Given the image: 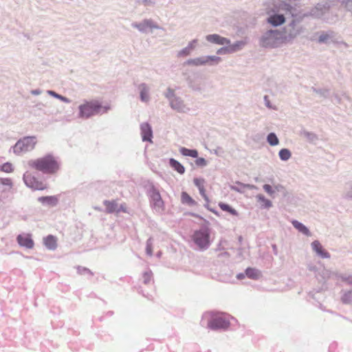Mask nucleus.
Instances as JSON below:
<instances>
[{
    "instance_id": "f257e3e1",
    "label": "nucleus",
    "mask_w": 352,
    "mask_h": 352,
    "mask_svg": "<svg viewBox=\"0 0 352 352\" xmlns=\"http://www.w3.org/2000/svg\"><path fill=\"white\" fill-rule=\"evenodd\" d=\"M28 164L30 167L46 174L54 173L58 169L57 162L50 155L29 160Z\"/></svg>"
},
{
    "instance_id": "f03ea898",
    "label": "nucleus",
    "mask_w": 352,
    "mask_h": 352,
    "mask_svg": "<svg viewBox=\"0 0 352 352\" xmlns=\"http://www.w3.org/2000/svg\"><path fill=\"white\" fill-rule=\"evenodd\" d=\"M280 30L270 29L264 32L259 38L260 46L265 48H276L284 43Z\"/></svg>"
},
{
    "instance_id": "7ed1b4c3",
    "label": "nucleus",
    "mask_w": 352,
    "mask_h": 352,
    "mask_svg": "<svg viewBox=\"0 0 352 352\" xmlns=\"http://www.w3.org/2000/svg\"><path fill=\"white\" fill-rule=\"evenodd\" d=\"M109 109V106L103 107L98 101L87 102L79 106V117L88 118L94 115L105 113Z\"/></svg>"
},
{
    "instance_id": "20e7f679",
    "label": "nucleus",
    "mask_w": 352,
    "mask_h": 352,
    "mask_svg": "<svg viewBox=\"0 0 352 352\" xmlns=\"http://www.w3.org/2000/svg\"><path fill=\"white\" fill-rule=\"evenodd\" d=\"M298 22H296V19H292L288 25L280 30L284 43H292L297 36L304 32V27L298 25Z\"/></svg>"
},
{
    "instance_id": "39448f33",
    "label": "nucleus",
    "mask_w": 352,
    "mask_h": 352,
    "mask_svg": "<svg viewBox=\"0 0 352 352\" xmlns=\"http://www.w3.org/2000/svg\"><path fill=\"white\" fill-rule=\"evenodd\" d=\"M164 95L168 100L170 107L173 110L179 113H186L190 110L184 100L177 96L173 89L168 87Z\"/></svg>"
},
{
    "instance_id": "423d86ee",
    "label": "nucleus",
    "mask_w": 352,
    "mask_h": 352,
    "mask_svg": "<svg viewBox=\"0 0 352 352\" xmlns=\"http://www.w3.org/2000/svg\"><path fill=\"white\" fill-rule=\"evenodd\" d=\"M221 61V58L215 55H207L189 58L184 65L193 67L214 66Z\"/></svg>"
},
{
    "instance_id": "0eeeda50",
    "label": "nucleus",
    "mask_w": 352,
    "mask_h": 352,
    "mask_svg": "<svg viewBox=\"0 0 352 352\" xmlns=\"http://www.w3.org/2000/svg\"><path fill=\"white\" fill-rule=\"evenodd\" d=\"M36 144L34 136L24 137L16 142L12 147L13 152L16 155H21L25 153L32 151Z\"/></svg>"
},
{
    "instance_id": "6e6552de",
    "label": "nucleus",
    "mask_w": 352,
    "mask_h": 352,
    "mask_svg": "<svg viewBox=\"0 0 352 352\" xmlns=\"http://www.w3.org/2000/svg\"><path fill=\"white\" fill-rule=\"evenodd\" d=\"M192 240L201 250H207L210 244V231L208 228L204 227L194 232Z\"/></svg>"
},
{
    "instance_id": "1a4fd4ad",
    "label": "nucleus",
    "mask_w": 352,
    "mask_h": 352,
    "mask_svg": "<svg viewBox=\"0 0 352 352\" xmlns=\"http://www.w3.org/2000/svg\"><path fill=\"white\" fill-rule=\"evenodd\" d=\"M268 14L269 16L267 19V21L274 27L281 25L285 22V14L283 10H280V3L278 6L275 5L274 7L268 12Z\"/></svg>"
},
{
    "instance_id": "9d476101",
    "label": "nucleus",
    "mask_w": 352,
    "mask_h": 352,
    "mask_svg": "<svg viewBox=\"0 0 352 352\" xmlns=\"http://www.w3.org/2000/svg\"><path fill=\"white\" fill-rule=\"evenodd\" d=\"M131 26L143 34L153 32V30H164L151 19H144L140 22H133Z\"/></svg>"
},
{
    "instance_id": "9b49d317",
    "label": "nucleus",
    "mask_w": 352,
    "mask_h": 352,
    "mask_svg": "<svg viewBox=\"0 0 352 352\" xmlns=\"http://www.w3.org/2000/svg\"><path fill=\"white\" fill-rule=\"evenodd\" d=\"M280 8L285 14H289L294 18L293 19H296V22H300L304 18L308 16L307 14L302 13L298 8L287 3H280Z\"/></svg>"
},
{
    "instance_id": "f8f14e48",
    "label": "nucleus",
    "mask_w": 352,
    "mask_h": 352,
    "mask_svg": "<svg viewBox=\"0 0 352 352\" xmlns=\"http://www.w3.org/2000/svg\"><path fill=\"white\" fill-rule=\"evenodd\" d=\"M23 181L28 187L33 190H44L47 188L45 184L38 181L34 176H32L28 172L23 175Z\"/></svg>"
},
{
    "instance_id": "ddd939ff",
    "label": "nucleus",
    "mask_w": 352,
    "mask_h": 352,
    "mask_svg": "<svg viewBox=\"0 0 352 352\" xmlns=\"http://www.w3.org/2000/svg\"><path fill=\"white\" fill-rule=\"evenodd\" d=\"M148 194L151 198L154 208L156 210H160L164 205L161 195L158 190H157L153 185H151L148 189Z\"/></svg>"
},
{
    "instance_id": "4468645a",
    "label": "nucleus",
    "mask_w": 352,
    "mask_h": 352,
    "mask_svg": "<svg viewBox=\"0 0 352 352\" xmlns=\"http://www.w3.org/2000/svg\"><path fill=\"white\" fill-rule=\"evenodd\" d=\"M199 44L197 38H194L188 43V45L182 50L177 52V58H184L190 56L192 52L197 48Z\"/></svg>"
},
{
    "instance_id": "2eb2a0df",
    "label": "nucleus",
    "mask_w": 352,
    "mask_h": 352,
    "mask_svg": "<svg viewBox=\"0 0 352 352\" xmlns=\"http://www.w3.org/2000/svg\"><path fill=\"white\" fill-rule=\"evenodd\" d=\"M205 38L210 43L220 45H228L231 43L230 39L217 34H208L205 36Z\"/></svg>"
},
{
    "instance_id": "dca6fc26",
    "label": "nucleus",
    "mask_w": 352,
    "mask_h": 352,
    "mask_svg": "<svg viewBox=\"0 0 352 352\" xmlns=\"http://www.w3.org/2000/svg\"><path fill=\"white\" fill-rule=\"evenodd\" d=\"M318 42L319 43L329 44L331 43L336 42V34L332 31L329 30L320 33Z\"/></svg>"
},
{
    "instance_id": "f3484780",
    "label": "nucleus",
    "mask_w": 352,
    "mask_h": 352,
    "mask_svg": "<svg viewBox=\"0 0 352 352\" xmlns=\"http://www.w3.org/2000/svg\"><path fill=\"white\" fill-rule=\"evenodd\" d=\"M16 241L20 246L25 247L28 249L34 248V243L29 234H19L16 237Z\"/></svg>"
},
{
    "instance_id": "a211bd4d",
    "label": "nucleus",
    "mask_w": 352,
    "mask_h": 352,
    "mask_svg": "<svg viewBox=\"0 0 352 352\" xmlns=\"http://www.w3.org/2000/svg\"><path fill=\"white\" fill-rule=\"evenodd\" d=\"M229 322L221 318H214L208 323V327L213 330L219 329H227L229 326Z\"/></svg>"
},
{
    "instance_id": "6ab92c4d",
    "label": "nucleus",
    "mask_w": 352,
    "mask_h": 352,
    "mask_svg": "<svg viewBox=\"0 0 352 352\" xmlns=\"http://www.w3.org/2000/svg\"><path fill=\"white\" fill-rule=\"evenodd\" d=\"M140 130L142 141L152 142L153 131L151 126L148 122H143L140 124Z\"/></svg>"
},
{
    "instance_id": "aec40b11",
    "label": "nucleus",
    "mask_w": 352,
    "mask_h": 352,
    "mask_svg": "<svg viewBox=\"0 0 352 352\" xmlns=\"http://www.w3.org/2000/svg\"><path fill=\"white\" fill-rule=\"evenodd\" d=\"M311 248L316 254L322 258H329L331 257L330 254L326 251L320 241L316 240L311 243Z\"/></svg>"
},
{
    "instance_id": "412c9836",
    "label": "nucleus",
    "mask_w": 352,
    "mask_h": 352,
    "mask_svg": "<svg viewBox=\"0 0 352 352\" xmlns=\"http://www.w3.org/2000/svg\"><path fill=\"white\" fill-rule=\"evenodd\" d=\"M104 205L106 206V212L108 213L119 212L120 211L126 212L122 205L118 206L116 201H104Z\"/></svg>"
},
{
    "instance_id": "4be33fe9",
    "label": "nucleus",
    "mask_w": 352,
    "mask_h": 352,
    "mask_svg": "<svg viewBox=\"0 0 352 352\" xmlns=\"http://www.w3.org/2000/svg\"><path fill=\"white\" fill-rule=\"evenodd\" d=\"M327 10V8L324 4H318L314 8L311 9L308 13V16L319 19L322 17Z\"/></svg>"
},
{
    "instance_id": "5701e85b",
    "label": "nucleus",
    "mask_w": 352,
    "mask_h": 352,
    "mask_svg": "<svg viewBox=\"0 0 352 352\" xmlns=\"http://www.w3.org/2000/svg\"><path fill=\"white\" fill-rule=\"evenodd\" d=\"M138 89L140 91V97L141 101L144 102H148L150 100L149 97V87L146 83H141L138 85Z\"/></svg>"
},
{
    "instance_id": "b1692460",
    "label": "nucleus",
    "mask_w": 352,
    "mask_h": 352,
    "mask_svg": "<svg viewBox=\"0 0 352 352\" xmlns=\"http://www.w3.org/2000/svg\"><path fill=\"white\" fill-rule=\"evenodd\" d=\"M256 199L258 203L260 204L261 208L269 209L272 207V203L270 199H267L262 194H258L256 196Z\"/></svg>"
},
{
    "instance_id": "393cba45",
    "label": "nucleus",
    "mask_w": 352,
    "mask_h": 352,
    "mask_svg": "<svg viewBox=\"0 0 352 352\" xmlns=\"http://www.w3.org/2000/svg\"><path fill=\"white\" fill-rule=\"evenodd\" d=\"M293 226L298 230L300 232L303 234L309 236L311 235L309 230L302 223L299 222L297 220H294L292 221Z\"/></svg>"
},
{
    "instance_id": "a878e982",
    "label": "nucleus",
    "mask_w": 352,
    "mask_h": 352,
    "mask_svg": "<svg viewBox=\"0 0 352 352\" xmlns=\"http://www.w3.org/2000/svg\"><path fill=\"white\" fill-rule=\"evenodd\" d=\"M44 244L49 250H54L57 247L56 238L52 235H48L44 239Z\"/></svg>"
},
{
    "instance_id": "bb28decb",
    "label": "nucleus",
    "mask_w": 352,
    "mask_h": 352,
    "mask_svg": "<svg viewBox=\"0 0 352 352\" xmlns=\"http://www.w3.org/2000/svg\"><path fill=\"white\" fill-rule=\"evenodd\" d=\"M247 43L245 41L241 40V41H237L233 44H228L231 54L235 53L236 52H239L241 50L245 45Z\"/></svg>"
},
{
    "instance_id": "cd10ccee",
    "label": "nucleus",
    "mask_w": 352,
    "mask_h": 352,
    "mask_svg": "<svg viewBox=\"0 0 352 352\" xmlns=\"http://www.w3.org/2000/svg\"><path fill=\"white\" fill-rule=\"evenodd\" d=\"M170 166L179 174H184L185 172L184 166L180 164L178 161L173 158L169 160Z\"/></svg>"
},
{
    "instance_id": "c85d7f7f",
    "label": "nucleus",
    "mask_w": 352,
    "mask_h": 352,
    "mask_svg": "<svg viewBox=\"0 0 352 352\" xmlns=\"http://www.w3.org/2000/svg\"><path fill=\"white\" fill-rule=\"evenodd\" d=\"M38 200L42 204H47L52 206H56L58 203V199L54 196L41 197Z\"/></svg>"
},
{
    "instance_id": "c756f323",
    "label": "nucleus",
    "mask_w": 352,
    "mask_h": 352,
    "mask_svg": "<svg viewBox=\"0 0 352 352\" xmlns=\"http://www.w3.org/2000/svg\"><path fill=\"white\" fill-rule=\"evenodd\" d=\"M179 152L184 156H190L195 158L198 156V151L195 149H188L185 147H181Z\"/></svg>"
},
{
    "instance_id": "7c9ffc66",
    "label": "nucleus",
    "mask_w": 352,
    "mask_h": 352,
    "mask_svg": "<svg viewBox=\"0 0 352 352\" xmlns=\"http://www.w3.org/2000/svg\"><path fill=\"white\" fill-rule=\"evenodd\" d=\"M245 274L248 277L252 279H258L260 277L261 272L255 268L248 267L245 270Z\"/></svg>"
},
{
    "instance_id": "2f4dec72",
    "label": "nucleus",
    "mask_w": 352,
    "mask_h": 352,
    "mask_svg": "<svg viewBox=\"0 0 352 352\" xmlns=\"http://www.w3.org/2000/svg\"><path fill=\"white\" fill-rule=\"evenodd\" d=\"M181 199L183 204H186L190 206L196 204L195 201L186 192L182 193Z\"/></svg>"
},
{
    "instance_id": "473e14b6",
    "label": "nucleus",
    "mask_w": 352,
    "mask_h": 352,
    "mask_svg": "<svg viewBox=\"0 0 352 352\" xmlns=\"http://www.w3.org/2000/svg\"><path fill=\"white\" fill-rule=\"evenodd\" d=\"M278 155L281 160L287 161L292 157V153L287 148H282L279 151Z\"/></svg>"
},
{
    "instance_id": "72a5a7b5",
    "label": "nucleus",
    "mask_w": 352,
    "mask_h": 352,
    "mask_svg": "<svg viewBox=\"0 0 352 352\" xmlns=\"http://www.w3.org/2000/svg\"><path fill=\"white\" fill-rule=\"evenodd\" d=\"M267 141L271 146H276L279 144L278 138L274 133H270L267 135Z\"/></svg>"
},
{
    "instance_id": "f704fd0d",
    "label": "nucleus",
    "mask_w": 352,
    "mask_h": 352,
    "mask_svg": "<svg viewBox=\"0 0 352 352\" xmlns=\"http://www.w3.org/2000/svg\"><path fill=\"white\" fill-rule=\"evenodd\" d=\"M336 278H340L342 281L346 282L349 285H352V275L340 274L336 272L332 273Z\"/></svg>"
},
{
    "instance_id": "c9c22d12",
    "label": "nucleus",
    "mask_w": 352,
    "mask_h": 352,
    "mask_svg": "<svg viewBox=\"0 0 352 352\" xmlns=\"http://www.w3.org/2000/svg\"><path fill=\"white\" fill-rule=\"evenodd\" d=\"M219 206L222 210L227 211L234 216L238 215L237 211L235 209L231 208L228 204L220 202Z\"/></svg>"
},
{
    "instance_id": "e433bc0d",
    "label": "nucleus",
    "mask_w": 352,
    "mask_h": 352,
    "mask_svg": "<svg viewBox=\"0 0 352 352\" xmlns=\"http://www.w3.org/2000/svg\"><path fill=\"white\" fill-rule=\"evenodd\" d=\"M47 93L50 96H53V97H54V98H56L57 99H59V100H60L61 101H63V102H64L65 103H69L71 102V100L69 98H66V97H65L63 96H61V95L56 93L55 91H54L52 90H48L47 91Z\"/></svg>"
},
{
    "instance_id": "4c0bfd02",
    "label": "nucleus",
    "mask_w": 352,
    "mask_h": 352,
    "mask_svg": "<svg viewBox=\"0 0 352 352\" xmlns=\"http://www.w3.org/2000/svg\"><path fill=\"white\" fill-rule=\"evenodd\" d=\"M188 87L195 91L202 93L204 91L203 86H201L200 84L195 83L191 80L188 81Z\"/></svg>"
},
{
    "instance_id": "58836bf2",
    "label": "nucleus",
    "mask_w": 352,
    "mask_h": 352,
    "mask_svg": "<svg viewBox=\"0 0 352 352\" xmlns=\"http://www.w3.org/2000/svg\"><path fill=\"white\" fill-rule=\"evenodd\" d=\"M138 5L144 6L145 7H154L156 3V0H135Z\"/></svg>"
},
{
    "instance_id": "ea45409f",
    "label": "nucleus",
    "mask_w": 352,
    "mask_h": 352,
    "mask_svg": "<svg viewBox=\"0 0 352 352\" xmlns=\"http://www.w3.org/2000/svg\"><path fill=\"white\" fill-rule=\"evenodd\" d=\"M341 299L343 303H352V290L344 292Z\"/></svg>"
},
{
    "instance_id": "a19ab883",
    "label": "nucleus",
    "mask_w": 352,
    "mask_h": 352,
    "mask_svg": "<svg viewBox=\"0 0 352 352\" xmlns=\"http://www.w3.org/2000/svg\"><path fill=\"white\" fill-rule=\"evenodd\" d=\"M146 252L151 256L153 255V241L152 238H149L146 241Z\"/></svg>"
},
{
    "instance_id": "79ce46f5",
    "label": "nucleus",
    "mask_w": 352,
    "mask_h": 352,
    "mask_svg": "<svg viewBox=\"0 0 352 352\" xmlns=\"http://www.w3.org/2000/svg\"><path fill=\"white\" fill-rule=\"evenodd\" d=\"M264 190L272 197H274V194L276 193V190L269 184H264L263 186Z\"/></svg>"
},
{
    "instance_id": "37998d69",
    "label": "nucleus",
    "mask_w": 352,
    "mask_h": 352,
    "mask_svg": "<svg viewBox=\"0 0 352 352\" xmlns=\"http://www.w3.org/2000/svg\"><path fill=\"white\" fill-rule=\"evenodd\" d=\"M0 170L6 173H11L13 170L12 164L6 162L2 166H0Z\"/></svg>"
},
{
    "instance_id": "c03bdc74",
    "label": "nucleus",
    "mask_w": 352,
    "mask_h": 352,
    "mask_svg": "<svg viewBox=\"0 0 352 352\" xmlns=\"http://www.w3.org/2000/svg\"><path fill=\"white\" fill-rule=\"evenodd\" d=\"M341 4L347 11L352 12V0H341Z\"/></svg>"
},
{
    "instance_id": "a18cd8bd",
    "label": "nucleus",
    "mask_w": 352,
    "mask_h": 352,
    "mask_svg": "<svg viewBox=\"0 0 352 352\" xmlns=\"http://www.w3.org/2000/svg\"><path fill=\"white\" fill-rule=\"evenodd\" d=\"M217 54H231L229 45H227L226 47H222L217 50Z\"/></svg>"
},
{
    "instance_id": "49530a36",
    "label": "nucleus",
    "mask_w": 352,
    "mask_h": 352,
    "mask_svg": "<svg viewBox=\"0 0 352 352\" xmlns=\"http://www.w3.org/2000/svg\"><path fill=\"white\" fill-rule=\"evenodd\" d=\"M195 164L198 166L204 167V166H207L208 163H207V161L204 158L199 157L195 160Z\"/></svg>"
},
{
    "instance_id": "de8ad7c7",
    "label": "nucleus",
    "mask_w": 352,
    "mask_h": 352,
    "mask_svg": "<svg viewBox=\"0 0 352 352\" xmlns=\"http://www.w3.org/2000/svg\"><path fill=\"white\" fill-rule=\"evenodd\" d=\"M344 197L347 199H352V182L349 184V188L346 189Z\"/></svg>"
},
{
    "instance_id": "09e8293b",
    "label": "nucleus",
    "mask_w": 352,
    "mask_h": 352,
    "mask_svg": "<svg viewBox=\"0 0 352 352\" xmlns=\"http://www.w3.org/2000/svg\"><path fill=\"white\" fill-rule=\"evenodd\" d=\"M151 276H152V272L151 271L146 272L144 274L143 278H144V283L145 284H148L150 282Z\"/></svg>"
},
{
    "instance_id": "8fccbe9b",
    "label": "nucleus",
    "mask_w": 352,
    "mask_h": 352,
    "mask_svg": "<svg viewBox=\"0 0 352 352\" xmlns=\"http://www.w3.org/2000/svg\"><path fill=\"white\" fill-rule=\"evenodd\" d=\"M236 184L239 185L242 188H247L250 190L258 189L257 186L253 184H245L239 182H236Z\"/></svg>"
},
{
    "instance_id": "3c124183",
    "label": "nucleus",
    "mask_w": 352,
    "mask_h": 352,
    "mask_svg": "<svg viewBox=\"0 0 352 352\" xmlns=\"http://www.w3.org/2000/svg\"><path fill=\"white\" fill-rule=\"evenodd\" d=\"M304 135L310 141H314L317 139L316 135L314 133L310 132H305Z\"/></svg>"
},
{
    "instance_id": "603ef678",
    "label": "nucleus",
    "mask_w": 352,
    "mask_h": 352,
    "mask_svg": "<svg viewBox=\"0 0 352 352\" xmlns=\"http://www.w3.org/2000/svg\"><path fill=\"white\" fill-rule=\"evenodd\" d=\"M77 270H78V272L80 274H85L86 273H88L89 274H91V271L86 268V267H80V266H78L77 267Z\"/></svg>"
},
{
    "instance_id": "864d4df0",
    "label": "nucleus",
    "mask_w": 352,
    "mask_h": 352,
    "mask_svg": "<svg viewBox=\"0 0 352 352\" xmlns=\"http://www.w3.org/2000/svg\"><path fill=\"white\" fill-rule=\"evenodd\" d=\"M194 184L199 189L201 187H204L203 183L204 180L199 179L198 178H195L193 180Z\"/></svg>"
},
{
    "instance_id": "5fc2aeb1",
    "label": "nucleus",
    "mask_w": 352,
    "mask_h": 352,
    "mask_svg": "<svg viewBox=\"0 0 352 352\" xmlns=\"http://www.w3.org/2000/svg\"><path fill=\"white\" fill-rule=\"evenodd\" d=\"M0 182L1 184L6 185V186H11L12 185V182L8 178H0Z\"/></svg>"
},
{
    "instance_id": "6e6d98bb",
    "label": "nucleus",
    "mask_w": 352,
    "mask_h": 352,
    "mask_svg": "<svg viewBox=\"0 0 352 352\" xmlns=\"http://www.w3.org/2000/svg\"><path fill=\"white\" fill-rule=\"evenodd\" d=\"M264 100L265 102L266 107H267L269 108H272L271 104H270V100H269L267 96H264Z\"/></svg>"
},
{
    "instance_id": "4d7b16f0",
    "label": "nucleus",
    "mask_w": 352,
    "mask_h": 352,
    "mask_svg": "<svg viewBox=\"0 0 352 352\" xmlns=\"http://www.w3.org/2000/svg\"><path fill=\"white\" fill-rule=\"evenodd\" d=\"M230 188L232 190H234L236 192H243V190L241 188H238L237 186H230Z\"/></svg>"
},
{
    "instance_id": "13d9d810",
    "label": "nucleus",
    "mask_w": 352,
    "mask_h": 352,
    "mask_svg": "<svg viewBox=\"0 0 352 352\" xmlns=\"http://www.w3.org/2000/svg\"><path fill=\"white\" fill-rule=\"evenodd\" d=\"M41 92L42 91L40 89H33V90L31 91V94L32 95H35V96L40 95L41 94Z\"/></svg>"
},
{
    "instance_id": "bf43d9fd",
    "label": "nucleus",
    "mask_w": 352,
    "mask_h": 352,
    "mask_svg": "<svg viewBox=\"0 0 352 352\" xmlns=\"http://www.w3.org/2000/svg\"><path fill=\"white\" fill-rule=\"evenodd\" d=\"M199 193L201 196H203L204 195H206V192H205V189H204V187H201L199 189Z\"/></svg>"
},
{
    "instance_id": "052dcab7",
    "label": "nucleus",
    "mask_w": 352,
    "mask_h": 352,
    "mask_svg": "<svg viewBox=\"0 0 352 352\" xmlns=\"http://www.w3.org/2000/svg\"><path fill=\"white\" fill-rule=\"evenodd\" d=\"M282 186L280 185H278V186H276L274 189L276 191H279L280 190V188H281Z\"/></svg>"
},
{
    "instance_id": "680f3d73",
    "label": "nucleus",
    "mask_w": 352,
    "mask_h": 352,
    "mask_svg": "<svg viewBox=\"0 0 352 352\" xmlns=\"http://www.w3.org/2000/svg\"><path fill=\"white\" fill-rule=\"evenodd\" d=\"M272 248H273V250L274 252V254H277V248H276V245H272Z\"/></svg>"
},
{
    "instance_id": "e2e57ef3",
    "label": "nucleus",
    "mask_w": 352,
    "mask_h": 352,
    "mask_svg": "<svg viewBox=\"0 0 352 352\" xmlns=\"http://www.w3.org/2000/svg\"><path fill=\"white\" fill-rule=\"evenodd\" d=\"M202 197L205 199V201H206V202H208V201H209L208 197V196L206 195H206H204L202 196Z\"/></svg>"
},
{
    "instance_id": "0e129e2a",
    "label": "nucleus",
    "mask_w": 352,
    "mask_h": 352,
    "mask_svg": "<svg viewBox=\"0 0 352 352\" xmlns=\"http://www.w3.org/2000/svg\"><path fill=\"white\" fill-rule=\"evenodd\" d=\"M243 277H244V274H239L237 275V278L239 279H241Z\"/></svg>"
},
{
    "instance_id": "69168bd1",
    "label": "nucleus",
    "mask_w": 352,
    "mask_h": 352,
    "mask_svg": "<svg viewBox=\"0 0 352 352\" xmlns=\"http://www.w3.org/2000/svg\"><path fill=\"white\" fill-rule=\"evenodd\" d=\"M219 256H229V254H228V252H223V253H222V254H219Z\"/></svg>"
},
{
    "instance_id": "338daca9",
    "label": "nucleus",
    "mask_w": 352,
    "mask_h": 352,
    "mask_svg": "<svg viewBox=\"0 0 352 352\" xmlns=\"http://www.w3.org/2000/svg\"><path fill=\"white\" fill-rule=\"evenodd\" d=\"M219 148H218L217 150L214 151V153L217 155H219Z\"/></svg>"
},
{
    "instance_id": "774afa93",
    "label": "nucleus",
    "mask_w": 352,
    "mask_h": 352,
    "mask_svg": "<svg viewBox=\"0 0 352 352\" xmlns=\"http://www.w3.org/2000/svg\"><path fill=\"white\" fill-rule=\"evenodd\" d=\"M94 209L97 210H99V211L101 210V209L99 207H94Z\"/></svg>"
}]
</instances>
